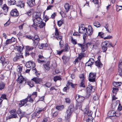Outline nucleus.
Masks as SVG:
<instances>
[{
  "instance_id": "nucleus-1",
  "label": "nucleus",
  "mask_w": 122,
  "mask_h": 122,
  "mask_svg": "<svg viewBox=\"0 0 122 122\" xmlns=\"http://www.w3.org/2000/svg\"><path fill=\"white\" fill-rule=\"evenodd\" d=\"M55 35L56 36V39L60 41L59 42L60 47H62L63 46V42L62 40V37L61 36V33L56 28H55Z\"/></svg>"
},
{
  "instance_id": "nucleus-2",
  "label": "nucleus",
  "mask_w": 122,
  "mask_h": 122,
  "mask_svg": "<svg viewBox=\"0 0 122 122\" xmlns=\"http://www.w3.org/2000/svg\"><path fill=\"white\" fill-rule=\"evenodd\" d=\"M46 110L45 108H37L35 112L32 115V117H36L37 118H40L41 115L40 113L42 112H43Z\"/></svg>"
},
{
  "instance_id": "nucleus-3",
  "label": "nucleus",
  "mask_w": 122,
  "mask_h": 122,
  "mask_svg": "<svg viewBox=\"0 0 122 122\" xmlns=\"http://www.w3.org/2000/svg\"><path fill=\"white\" fill-rule=\"evenodd\" d=\"M77 45L81 48V51L82 52H84L86 50L87 48H88L89 46H94V45L92 44V43L91 42H85L84 41L83 44L78 43Z\"/></svg>"
},
{
  "instance_id": "nucleus-4",
  "label": "nucleus",
  "mask_w": 122,
  "mask_h": 122,
  "mask_svg": "<svg viewBox=\"0 0 122 122\" xmlns=\"http://www.w3.org/2000/svg\"><path fill=\"white\" fill-rule=\"evenodd\" d=\"M87 29L84 26H81L79 27V32L84 35V36L86 37V33Z\"/></svg>"
},
{
  "instance_id": "nucleus-5",
  "label": "nucleus",
  "mask_w": 122,
  "mask_h": 122,
  "mask_svg": "<svg viewBox=\"0 0 122 122\" xmlns=\"http://www.w3.org/2000/svg\"><path fill=\"white\" fill-rule=\"evenodd\" d=\"M96 73L91 72L89 74V81L90 82H95L96 81Z\"/></svg>"
},
{
  "instance_id": "nucleus-6",
  "label": "nucleus",
  "mask_w": 122,
  "mask_h": 122,
  "mask_svg": "<svg viewBox=\"0 0 122 122\" xmlns=\"http://www.w3.org/2000/svg\"><path fill=\"white\" fill-rule=\"evenodd\" d=\"M25 66L26 67L28 68L33 69L35 67V64L34 62L30 61L26 63Z\"/></svg>"
},
{
  "instance_id": "nucleus-7",
  "label": "nucleus",
  "mask_w": 122,
  "mask_h": 122,
  "mask_svg": "<svg viewBox=\"0 0 122 122\" xmlns=\"http://www.w3.org/2000/svg\"><path fill=\"white\" fill-rule=\"evenodd\" d=\"M109 42L106 41L102 42L101 45L102 50L103 52H106L107 49V45Z\"/></svg>"
},
{
  "instance_id": "nucleus-8",
  "label": "nucleus",
  "mask_w": 122,
  "mask_h": 122,
  "mask_svg": "<svg viewBox=\"0 0 122 122\" xmlns=\"http://www.w3.org/2000/svg\"><path fill=\"white\" fill-rule=\"evenodd\" d=\"M85 97L81 95H76L75 99L78 103H81L83 102L85 99Z\"/></svg>"
},
{
  "instance_id": "nucleus-9",
  "label": "nucleus",
  "mask_w": 122,
  "mask_h": 122,
  "mask_svg": "<svg viewBox=\"0 0 122 122\" xmlns=\"http://www.w3.org/2000/svg\"><path fill=\"white\" fill-rule=\"evenodd\" d=\"M118 75L121 76H122V58L119 61L118 65Z\"/></svg>"
},
{
  "instance_id": "nucleus-10",
  "label": "nucleus",
  "mask_w": 122,
  "mask_h": 122,
  "mask_svg": "<svg viewBox=\"0 0 122 122\" xmlns=\"http://www.w3.org/2000/svg\"><path fill=\"white\" fill-rule=\"evenodd\" d=\"M22 53L21 52L20 53H17L16 55L13 59V60L14 61H16L21 58H23V56L22 55Z\"/></svg>"
},
{
  "instance_id": "nucleus-11",
  "label": "nucleus",
  "mask_w": 122,
  "mask_h": 122,
  "mask_svg": "<svg viewBox=\"0 0 122 122\" xmlns=\"http://www.w3.org/2000/svg\"><path fill=\"white\" fill-rule=\"evenodd\" d=\"M31 80L36 84H41L42 81V79L38 77H34Z\"/></svg>"
},
{
  "instance_id": "nucleus-12",
  "label": "nucleus",
  "mask_w": 122,
  "mask_h": 122,
  "mask_svg": "<svg viewBox=\"0 0 122 122\" xmlns=\"http://www.w3.org/2000/svg\"><path fill=\"white\" fill-rule=\"evenodd\" d=\"M93 86L91 84L89 85L86 88L87 93L89 95L90 94V93L92 92H94V89L93 88Z\"/></svg>"
},
{
  "instance_id": "nucleus-13",
  "label": "nucleus",
  "mask_w": 122,
  "mask_h": 122,
  "mask_svg": "<svg viewBox=\"0 0 122 122\" xmlns=\"http://www.w3.org/2000/svg\"><path fill=\"white\" fill-rule=\"evenodd\" d=\"M88 30H87L86 33V36L87 35L91 36L92 34L93 31V29L91 25H89L88 27Z\"/></svg>"
},
{
  "instance_id": "nucleus-14",
  "label": "nucleus",
  "mask_w": 122,
  "mask_h": 122,
  "mask_svg": "<svg viewBox=\"0 0 122 122\" xmlns=\"http://www.w3.org/2000/svg\"><path fill=\"white\" fill-rule=\"evenodd\" d=\"M95 62L94 60L92 58L89 59L88 61L86 63V66H90L91 67L92 65Z\"/></svg>"
},
{
  "instance_id": "nucleus-15",
  "label": "nucleus",
  "mask_w": 122,
  "mask_h": 122,
  "mask_svg": "<svg viewBox=\"0 0 122 122\" xmlns=\"http://www.w3.org/2000/svg\"><path fill=\"white\" fill-rule=\"evenodd\" d=\"M10 14L12 16H18L19 13L17 10L15 9L12 10L11 11Z\"/></svg>"
},
{
  "instance_id": "nucleus-16",
  "label": "nucleus",
  "mask_w": 122,
  "mask_h": 122,
  "mask_svg": "<svg viewBox=\"0 0 122 122\" xmlns=\"http://www.w3.org/2000/svg\"><path fill=\"white\" fill-rule=\"evenodd\" d=\"M42 21V19L40 17L35 18L33 20L34 23L36 25H38Z\"/></svg>"
},
{
  "instance_id": "nucleus-17",
  "label": "nucleus",
  "mask_w": 122,
  "mask_h": 122,
  "mask_svg": "<svg viewBox=\"0 0 122 122\" xmlns=\"http://www.w3.org/2000/svg\"><path fill=\"white\" fill-rule=\"evenodd\" d=\"M26 3L30 7H32L35 5V0H27Z\"/></svg>"
},
{
  "instance_id": "nucleus-18",
  "label": "nucleus",
  "mask_w": 122,
  "mask_h": 122,
  "mask_svg": "<svg viewBox=\"0 0 122 122\" xmlns=\"http://www.w3.org/2000/svg\"><path fill=\"white\" fill-rule=\"evenodd\" d=\"M17 113L18 114L20 118V120L23 117H24L25 114V112H22L20 108H19L17 111Z\"/></svg>"
},
{
  "instance_id": "nucleus-19",
  "label": "nucleus",
  "mask_w": 122,
  "mask_h": 122,
  "mask_svg": "<svg viewBox=\"0 0 122 122\" xmlns=\"http://www.w3.org/2000/svg\"><path fill=\"white\" fill-rule=\"evenodd\" d=\"M15 41L16 39L13 37H12L10 39H7L5 42V45L10 44L15 42Z\"/></svg>"
},
{
  "instance_id": "nucleus-20",
  "label": "nucleus",
  "mask_w": 122,
  "mask_h": 122,
  "mask_svg": "<svg viewBox=\"0 0 122 122\" xmlns=\"http://www.w3.org/2000/svg\"><path fill=\"white\" fill-rule=\"evenodd\" d=\"M73 112L69 111V110H67L66 115L65 116V118L66 119H68L70 118L72 115V114Z\"/></svg>"
},
{
  "instance_id": "nucleus-21",
  "label": "nucleus",
  "mask_w": 122,
  "mask_h": 122,
  "mask_svg": "<svg viewBox=\"0 0 122 122\" xmlns=\"http://www.w3.org/2000/svg\"><path fill=\"white\" fill-rule=\"evenodd\" d=\"M84 114L85 115H88L89 117L92 116V111L87 109H85L84 111Z\"/></svg>"
},
{
  "instance_id": "nucleus-22",
  "label": "nucleus",
  "mask_w": 122,
  "mask_h": 122,
  "mask_svg": "<svg viewBox=\"0 0 122 122\" xmlns=\"http://www.w3.org/2000/svg\"><path fill=\"white\" fill-rule=\"evenodd\" d=\"M70 57L69 56H63L62 57V59L63 60L64 63L66 64L69 60Z\"/></svg>"
},
{
  "instance_id": "nucleus-23",
  "label": "nucleus",
  "mask_w": 122,
  "mask_h": 122,
  "mask_svg": "<svg viewBox=\"0 0 122 122\" xmlns=\"http://www.w3.org/2000/svg\"><path fill=\"white\" fill-rule=\"evenodd\" d=\"M26 99H24L21 100L20 101V103H19V106L20 107L24 106L25 104L27 102V101Z\"/></svg>"
},
{
  "instance_id": "nucleus-24",
  "label": "nucleus",
  "mask_w": 122,
  "mask_h": 122,
  "mask_svg": "<svg viewBox=\"0 0 122 122\" xmlns=\"http://www.w3.org/2000/svg\"><path fill=\"white\" fill-rule=\"evenodd\" d=\"M48 45L47 43L41 44L39 46V48L41 49H45L46 48L48 47Z\"/></svg>"
},
{
  "instance_id": "nucleus-25",
  "label": "nucleus",
  "mask_w": 122,
  "mask_h": 122,
  "mask_svg": "<svg viewBox=\"0 0 122 122\" xmlns=\"http://www.w3.org/2000/svg\"><path fill=\"white\" fill-rule=\"evenodd\" d=\"M104 27L108 32L110 33L111 32L112 30V26L109 28L108 25L106 24L104 26Z\"/></svg>"
},
{
  "instance_id": "nucleus-26",
  "label": "nucleus",
  "mask_w": 122,
  "mask_h": 122,
  "mask_svg": "<svg viewBox=\"0 0 122 122\" xmlns=\"http://www.w3.org/2000/svg\"><path fill=\"white\" fill-rule=\"evenodd\" d=\"M16 5L21 8H23L25 6V3L23 1H19L16 4Z\"/></svg>"
},
{
  "instance_id": "nucleus-27",
  "label": "nucleus",
  "mask_w": 122,
  "mask_h": 122,
  "mask_svg": "<svg viewBox=\"0 0 122 122\" xmlns=\"http://www.w3.org/2000/svg\"><path fill=\"white\" fill-rule=\"evenodd\" d=\"M64 6L66 12H68L69 10L70 7V6L69 4L68 3H66L65 4Z\"/></svg>"
},
{
  "instance_id": "nucleus-28",
  "label": "nucleus",
  "mask_w": 122,
  "mask_h": 122,
  "mask_svg": "<svg viewBox=\"0 0 122 122\" xmlns=\"http://www.w3.org/2000/svg\"><path fill=\"white\" fill-rule=\"evenodd\" d=\"M2 9L5 13H6L8 12L9 9V7L6 4H4L3 5Z\"/></svg>"
},
{
  "instance_id": "nucleus-29",
  "label": "nucleus",
  "mask_w": 122,
  "mask_h": 122,
  "mask_svg": "<svg viewBox=\"0 0 122 122\" xmlns=\"http://www.w3.org/2000/svg\"><path fill=\"white\" fill-rule=\"evenodd\" d=\"M96 65L99 68H101L102 66V64L100 62V61H97L95 62Z\"/></svg>"
},
{
  "instance_id": "nucleus-30",
  "label": "nucleus",
  "mask_w": 122,
  "mask_h": 122,
  "mask_svg": "<svg viewBox=\"0 0 122 122\" xmlns=\"http://www.w3.org/2000/svg\"><path fill=\"white\" fill-rule=\"evenodd\" d=\"M109 117H112L116 116V112L114 110L109 111L108 112Z\"/></svg>"
},
{
  "instance_id": "nucleus-31",
  "label": "nucleus",
  "mask_w": 122,
  "mask_h": 122,
  "mask_svg": "<svg viewBox=\"0 0 122 122\" xmlns=\"http://www.w3.org/2000/svg\"><path fill=\"white\" fill-rule=\"evenodd\" d=\"M39 24L38 27L40 29L43 28L45 29L46 26V23L43 22L42 21Z\"/></svg>"
},
{
  "instance_id": "nucleus-32",
  "label": "nucleus",
  "mask_w": 122,
  "mask_h": 122,
  "mask_svg": "<svg viewBox=\"0 0 122 122\" xmlns=\"http://www.w3.org/2000/svg\"><path fill=\"white\" fill-rule=\"evenodd\" d=\"M50 63V61H47V63L45 64L44 66L45 68L47 70H49L50 69V67H49Z\"/></svg>"
},
{
  "instance_id": "nucleus-33",
  "label": "nucleus",
  "mask_w": 122,
  "mask_h": 122,
  "mask_svg": "<svg viewBox=\"0 0 122 122\" xmlns=\"http://www.w3.org/2000/svg\"><path fill=\"white\" fill-rule=\"evenodd\" d=\"M25 99H26V100L27 101V102H33V100L32 98L31 95H29L27 98Z\"/></svg>"
},
{
  "instance_id": "nucleus-34",
  "label": "nucleus",
  "mask_w": 122,
  "mask_h": 122,
  "mask_svg": "<svg viewBox=\"0 0 122 122\" xmlns=\"http://www.w3.org/2000/svg\"><path fill=\"white\" fill-rule=\"evenodd\" d=\"M17 117V115L16 112L14 113L11 114L8 117L9 119H10L13 118H16Z\"/></svg>"
},
{
  "instance_id": "nucleus-35",
  "label": "nucleus",
  "mask_w": 122,
  "mask_h": 122,
  "mask_svg": "<svg viewBox=\"0 0 122 122\" xmlns=\"http://www.w3.org/2000/svg\"><path fill=\"white\" fill-rule=\"evenodd\" d=\"M15 49L18 52V53H20L21 52L22 50V47L20 46H16Z\"/></svg>"
},
{
  "instance_id": "nucleus-36",
  "label": "nucleus",
  "mask_w": 122,
  "mask_h": 122,
  "mask_svg": "<svg viewBox=\"0 0 122 122\" xmlns=\"http://www.w3.org/2000/svg\"><path fill=\"white\" fill-rule=\"evenodd\" d=\"M122 83L120 82H114L113 83V86L116 87H117L121 85Z\"/></svg>"
},
{
  "instance_id": "nucleus-37",
  "label": "nucleus",
  "mask_w": 122,
  "mask_h": 122,
  "mask_svg": "<svg viewBox=\"0 0 122 122\" xmlns=\"http://www.w3.org/2000/svg\"><path fill=\"white\" fill-rule=\"evenodd\" d=\"M18 81L20 83H22L23 81L24 80V78L22 76H19L17 79Z\"/></svg>"
},
{
  "instance_id": "nucleus-38",
  "label": "nucleus",
  "mask_w": 122,
  "mask_h": 122,
  "mask_svg": "<svg viewBox=\"0 0 122 122\" xmlns=\"http://www.w3.org/2000/svg\"><path fill=\"white\" fill-rule=\"evenodd\" d=\"M67 110L73 112L74 110V106L73 104H71L69 106Z\"/></svg>"
},
{
  "instance_id": "nucleus-39",
  "label": "nucleus",
  "mask_w": 122,
  "mask_h": 122,
  "mask_svg": "<svg viewBox=\"0 0 122 122\" xmlns=\"http://www.w3.org/2000/svg\"><path fill=\"white\" fill-rule=\"evenodd\" d=\"M5 84L4 82L0 83V90H2L5 88Z\"/></svg>"
},
{
  "instance_id": "nucleus-40",
  "label": "nucleus",
  "mask_w": 122,
  "mask_h": 122,
  "mask_svg": "<svg viewBox=\"0 0 122 122\" xmlns=\"http://www.w3.org/2000/svg\"><path fill=\"white\" fill-rule=\"evenodd\" d=\"M60 14L63 17H66L67 16V15L66 14V13L62 11H61L60 12Z\"/></svg>"
},
{
  "instance_id": "nucleus-41",
  "label": "nucleus",
  "mask_w": 122,
  "mask_h": 122,
  "mask_svg": "<svg viewBox=\"0 0 122 122\" xmlns=\"http://www.w3.org/2000/svg\"><path fill=\"white\" fill-rule=\"evenodd\" d=\"M64 107L63 105H58L56 107V109L59 110L61 111L62 110Z\"/></svg>"
},
{
  "instance_id": "nucleus-42",
  "label": "nucleus",
  "mask_w": 122,
  "mask_h": 122,
  "mask_svg": "<svg viewBox=\"0 0 122 122\" xmlns=\"http://www.w3.org/2000/svg\"><path fill=\"white\" fill-rule=\"evenodd\" d=\"M33 41V44H34V45L35 46H36L38 45V44L39 43V41L40 40H36V39H34L33 40H32Z\"/></svg>"
},
{
  "instance_id": "nucleus-43",
  "label": "nucleus",
  "mask_w": 122,
  "mask_h": 122,
  "mask_svg": "<svg viewBox=\"0 0 122 122\" xmlns=\"http://www.w3.org/2000/svg\"><path fill=\"white\" fill-rule=\"evenodd\" d=\"M79 55L78 59L80 60L82 58L85 56V54L84 53H81L79 54Z\"/></svg>"
},
{
  "instance_id": "nucleus-44",
  "label": "nucleus",
  "mask_w": 122,
  "mask_h": 122,
  "mask_svg": "<svg viewBox=\"0 0 122 122\" xmlns=\"http://www.w3.org/2000/svg\"><path fill=\"white\" fill-rule=\"evenodd\" d=\"M5 58L4 56L1 55L0 58V62L2 63V65L5 62Z\"/></svg>"
},
{
  "instance_id": "nucleus-45",
  "label": "nucleus",
  "mask_w": 122,
  "mask_h": 122,
  "mask_svg": "<svg viewBox=\"0 0 122 122\" xmlns=\"http://www.w3.org/2000/svg\"><path fill=\"white\" fill-rule=\"evenodd\" d=\"M64 22V21L63 20H61L58 21L57 23V25L59 26L60 27L63 23Z\"/></svg>"
},
{
  "instance_id": "nucleus-46",
  "label": "nucleus",
  "mask_w": 122,
  "mask_h": 122,
  "mask_svg": "<svg viewBox=\"0 0 122 122\" xmlns=\"http://www.w3.org/2000/svg\"><path fill=\"white\" fill-rule=\"evenodd\" d=\"M85 81L84 79L82 80H81V83L80 85V86L82 87H85V86L84 84Z\"/></svg>"
},
{
  "instance_id": "nucleus-47",
  "label": "nucleus",
  "mask_w": 122,
  "mask_h": 122,
  "mask_svg": "<svg viewBox=\"0 0 122 122\" xmlns=\"http://www.w3.org/2000/svg\"><path fill=\"white\" fill-rule=\"evenodd\" d=\"M93 118L92 116L88 117L86 120V122H93Z\"/></svg>"
},
{
  "instance_id": "nucleus-48",
  "label": "nucleus",
  "mask_w": 122,
  "mask_h": 122,
  "mask_svg": "<svg viewBox=\"0 0 122 122\" xmlns=\"http://www.w3.org/2000/svg\"><path fill=\"white\" fill-rule=\"evenodd\" d=\"M71 86L72 88H74L75 86L74 84H73L72 83L69 82H68L66 86L67 87H68V86Z\"/></svg>"
},
{
  "instance_id": "nucleus-49",
  "label": "nucleus",
  "mask_w": 122,
  "mask_h": 122,
  "mask_svg": "<svg viewBox=\"0 0 122 122\" xmlns=\"http://www.w3.org/2000/svg\"><path fill=\"white\" fill-rule=\"evenodd\" d=\"M93 25L97 27H99L100 26L99 23L97 21L93 23Z\"/></svg>"
},
{
  "instance_id": "nucleus-50",
  "label": "nucleus",
  "mask_w": 122,
  "mask_h": 122,
  "mask_svg": "<svg viewBox=\"0 0 122 122\" xmlns=\"http://www.w3.org/2000/svg\"><path fill=\"white\" fill-rule=\"evenodd\" d=\"M26 48L28 51H30L33 49H34V47L33 46H26Z\"/></svg>"
},
{
  "instance_id": "nucleus-51",
  "label": "nucleus",
  "mask_w": 122,
  "mask_h": 122,
  "mask_svg": "<svg viewBox=\"0 0 122 122\" xmlns=\"http://www.w3.org/2000/svg\"><path fill=\"white\" fill-rule=\"evenodd\" d=\"M51 85L52 84L50 82H47L45 84L43 85V86L47 87H50L51 86Z\"/></svg>"
},
{
  "instance_id": "nucleus-52",
  "label": "nucleus",
  "mask_w": 122,
  "mask_h": 122,
  "mask_svg": "<svg viewBox=\"0 0 122 122\" xmlns=\"http://www.w3.org/2000/svg\"><path fill=\"white\" fill-rule=\"evenodd\" d=\"M118 88H113L112 92L113 94L115 93V94H116V93L118 92Z\"/></svg>"
},
{
  "instance_id": "nucleus-53",
  "label": "nucleus",
  "mask_w": 122,
  "mask_h": 122,
  "mask_svg": "<svg viewBox=\"0 0 122 122\" xmlns=\"http://www.w3.org/2000/svg\"><path fill=\"white\" fill-rule=\"evenodd\" d=\"M99 97V96L98 94H96L93 97L95 101L98 100Z\"/></svg>"
},
{
  "instance_id": "nucleus-54",
  "label": "nucleus",
  "mask_w": 122,
  "mask_h": 122,
  "mask_svg": "<svg viewBox=\"0 0 122 122\" xmlns=\"http://www.w3.org/2000/svg\"><path fill=\"white\" fill-rule=\"evenodd\" d=\"M15 0H10L9 2V3L10 5H13L15 4Z\"/></svg>"
},
{
  "instance_id": "nucleus-55",
  "label": "nucleus",
  "mask_w": 122,
  "mask_h": 122,
  "mask_svg": "<svg viewBox=\"0 0 122 122\" xmlns=\"http://www.w3.org/2000/svg\"><path fill=\"white\" fill-rule=\"evenodd\" d=\"M61 79V78L59 76H55L53 79L54 81H57L58 80H60Z\"/></svg>"
},
{
  "instance_id": "nucleus-56",
  "label": "nucleus",
  "mask_w": 122,
  "mask_h": 122,
  "mask_svg": "<svg viewBox=\"0 0 122 122\" xmlns=\"http://www.w3.org/2000/svg\"><path fill=\"white\" fill-rule=\"evenodd\" d=\"M39 16L37 14V13L35 12L34 13L33 15V19H35V18H38V17H39Z\"/></svg>"
},
{
  "instance_id": "nucleus-57",
  "label": "nucleus",
  "mask_w": 122,
  "mask_h": 122,
  "mask_svg": "<svg viewBox=\"0 0 122 122\" xmlns=\"http://www.w3.org/2000/svg\"><path fill=\"white\" fill-rule=\"evenodd\" d=\"M17 67V71L18 72L20 73L22 70V67L21 66H18Z\"/></svg>"
},
{
  "instance_id": "nucleus-58",
  "label": "nucleus",
  "mask_w": 122,
  "mask_h": 122,
  "mask_svg": "<svg viewBox=\"0 0 122 122\" xmlns=\"http://www.w3.org/2000/svg\"><path fill=\"white\" fill-rule=\"evenodd\" d=\"M28 84L31 87H33L34 85V83L33 82H28Z\"/></svg>"
},
{
  "instance_id": "nucleus-59",
  "label": "nucleus",
  "mask_w": 122,
  "mask_h": 122,
  "mask_svg": "<svg viewBox=\"0 0 122 122\" xmlns=\"http://www.w3.org/2000/svg\"><path fill=\"white\" fill-rule=\"evenodd\" d=\"M65 102L66 103H70L71 102V100L69 98H66L65 99Z\"/></svg>"
},
{
  "instance_id": "nucleus-60",
  "label": "nucleus",
  "mask_w": 122,
  "mask_h": 122,
  "mask_svg": "<svg viewBox=\"0 0 122 122\" xmlns=\"http://www.w3.org/2000/svg\"><path fill=\"white\" fill-rule=\"evenodd\" d=\"M49 19V18L48 16L46 15L44 16L43 18V20L46 22Z\"/></svg>"
},
{
  "instance_id": "nucleus-61",
  "label": "nucleus",
  "mask_w": 122,
  "mask_h": 122,
  "mask_svg": "<svg viewBox=\"0 0 122 122\" xmlns=\"http://www.w3.org/2000/svg\"><path fill=\"white\" fill-rule=\"evenodd\" d=\"M69 49V47L68 45L66 46H65V49H63L64 50V51H68Z\"/></svg>"
},
{
  "instance_id": "nucleus-62",
  "label": "nucleus",
  "mask_w": 122,
  "mask_h": 122,
  "mask_svg": "<svg viewBox=\"0 0 122 122\" xmlns=\"http://www.w3.org/2000/svg\"><path fill=\"white\" fill-rule=\"evenodd\" d=\"M26 37L28 39H31L32 40H33L34 37L33 36H31L28 35L26 36Z\"/></svg>"
},
{
  "instance_id": "nucleus-63",
  "label": "nucleus",
  "mask_w": 122,
  "mask_h": 122,
  "mask_svg": "<svg viewBox=\"0 0 122 122\" xmlns=\"http://www.w3.org/2000/svg\"><path fill=\"white\" fill-rule=\"evenodd\" d=\"M53 5H49L47 7V8L46 9V10H52L53 7Z\"/></svg>"
},
{
  "instance_id": "nucleus-64",
  "label": "nucleus",
  "mask_w": 122,
  "mask_h": 122,
  "mask_svg": "<svg viewBox=\"0 0 122 122\" xmlns=\"http://www.w3.org/2000/svg\"><path fill=\"white\" fill-rule=\"evenodd\" d=\"M109 45L110 46V47H114L116 45V42L114 44H112L111 43H108Z\"/></svg>"
}]
</instances>
